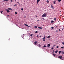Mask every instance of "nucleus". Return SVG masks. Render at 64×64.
I'll list each match as a JSON object with an SVG mask.
<instances>
[{"mask_svg":"<svg viewBox=\"0 0 64 64\" xmlns=\"http://www.w3.org/2000/svg\"><path fill=\"white\" fill-rule=\"evenodd\" d=\"M42 17H46L47 16V14H45V13H44V14L42 16Z\"/></svg>","mask_w":64,"mask_h":64,"instance_id":"nucleus-1","label":"nucleus"},{"mask_svg":"<svg viewBox=\"0 0 64 64\" xmlns=\"http://www.w3.org/2000/svg\"><path fill=\"white\" fill-rule=\"evenodd\" d=\"M6 11L8 13H9V12H10V10H8V9H6Z\"/></svg>","mask_w":64,"mask_h":64,"instance_id":"nucleus-2","label":"nucleus"},{"mask_svg":"<svg viewBox=\"0 0 64 64\" xmlns=\"http://www.w3.org/2000/svg\"><path fill=\"white\" fill-rule=\"evenodd\" d=\"M58 58H59V59H62V56H59L58 57Z\"/></svg>","mask_w":64,"mask_h":64,"instance_id":"nucleus-3","label":"nucleus"},{"mask_svg":"<svg viewBox=\"0 0 64 64\" xmlns=\"http://www.w3.org/2000/svg\"><path fill=\"white\" fill-rule=\"evenodd\" d=\"M37 43V41H35L34 43V45H36V44Z\"/></svg>","mask_w":64,"mask_h":64,"instance_id":"nucleus-4","label":"nucleus"},{"mask_svg":"<svg viewBox=\"0 0 64 64\" xmlns=\"http://www.w3.org/2000/svg\"><path fill=\"white\" fill-rule=\"evenodd\" d=\"M8 10H12V8H8Z\"/></svg>","mask_w":64,"mask_h":64,"instance_id":"nucleus-5","label":"nucleus"},{"mask_svg":"<svg viewBox=\"0 0 64 64\" xmlns=\"http://www.w3.org/2000/svg\"><path fill=\"white\" fill-rule=\"evenodd\" d=\"M47 47H49L50 46V44H48V45L47 46Z\"/></svg>","mask_w":64,"mask_h":64,"instance_id":"nucleus-6","label":"nucleus"},{"mask_svg":"<svg viewBox=\"0 0 64 64\" xmlns=\"http://www.w3.org/2000/svg\"><path fill=\"white\" fill-rule=\"evenodd\" d=\"M51 8H52V9H54V7H53V6L52 5H51Z\"/></svg>","mask_w":64,"mask_h":64,"instance_id":"nucleus-7","label":"nucleus"},{"mask_svg":"<svg viewBox=\"0 0 64 64\" xmlns=\"http://www.w3.org/2000/svg\"><path fill=\"white\" fill-rule=\"evenodd\" d=\"M24 25H25V26H27V27H29V26H28V24H24Z\"/></svg>","mask_w":64,"mask_h":64,"instance_id":"nucleus-8","label":"nucleus"},{"mask_svg":"<svg viewBox=\"0 0 64 64\" xmlns=\"http://www.w3.org/2000/svg\"><path fill=\"white\" fill-rule=\"evenodd\" d=\"M48 38H51V36H48L47 37Z\"/></svg>","mask_w":64,"mask_h":64,"instance_id":"nucleus-9","label":"nucleus"},{"mask_svg":"<svg viewBox=\"0 0 64 64\" xmlns=\"http://www.w3.org/2000/svg\"><path fill=\"white\" fill-rule=\"evenodd\" d=\"M54 21H56V18H54Z\"/></svg>","mask_w":64,"mask_h":64,"instance_id":"nucleus-10","label":"nucleus"},{"mask_svg":"<svg viewBox=\"0 0 64 64\" xmlns=\"http://www.w3.org/2000/svg\"><path fill=\"white\" fill-rule=\"evenodd\" d=\"M56 1H54V4H56Z\"/></svg>","mask_w":64,"mask_h":64,"instance_id":"nucleus-11","label":"nucleus"},{"mask_svg":"<svg viewBox=\"0 0 64 64\" xmlns=\"http://www.w3.org/2000/svg\"><path fill=\"white\" fill-rule=\"evenodd\" d=\"M51 23H53L54 22V21L53 20H51L50 21Z\"/></svg>","mask_w":64,"mask_h":64,"instance_id":"nucleus-12","label":"nucleus"},{"mask_svg":"<svg viewBox=\"0 0 64 64\" xmlns=\"http://www.w3.org/2000/svg\"><path fill=\"white\" fill-rule=\"evenodd\" d=\"M58 52L59 53V54H61V51H60Z\"/></svg>","mask_w":64,"mask_h":64,"instance_id":"nucleus-13","label":"nucleus"},{"mask_svg":"<svg viewBox=\"0 0 64 64\" xmlns=\"http://www.w3.org/2000/svg\"><path fill=\"white\" fill-rule=\"evenodd\" d=\"M4 1H8V0H4Z\"/></svg>","mask_w":64,"mask_h":64,"instance_id":"nucleus-14","label":"nucleus"},{"mask_svg":"<svg viewBox=\"0 0 64 64\" xmlns=\"http://www.w3.org/2000/svg\"><path fill=\"white\" fill-rule=\"evenodd\" d=\"M32 35H33V34H32L30 35V36H31V37H32Z\"/></svg>","mask_w":64,"mask_h":64,"instance_id":"nucleus-15","label":"nucleus"},{"mask_svg":"<svg viewBox=\"0 0 64 64\" xmlns=\"http://www.w3.org/2000/svg\"><path fill=\"white\" fill-rule=\"evenodd\" d=\"M43 47L44 48L45 47H47V46H44Z\"/></svg>","mask_w":64,"mask_h":64,"instance_id":"nucleus-16","label":"nucleus"},{"mask_svg":"<svg viewBox=\"0 0 64 64\" xmlns=\"http://www.w3.org/2000/svg\"><path fill=\"white\" fill-rule=\"evenodd\" d=\"M53 55H54V57H55V56H55L56 55V54H53Z\"/></svg>","mask_w":64,"mask_h":64,"instance_id":"nucleus-17","label":"nucleus"},{"mask_svg":"<svg viewBox=\"0 0 64 64\" xmlns=\"http://www.w3.org/2000/svg\"><path fill=\"white\" fill-rule=\"evenodd\" d=\"M38 28H39V29H42V27H38Z\"/></svg>","mask_w":64,"mask_h":64,"instance_id":"nucleus-18","label":"nucleus"},{"mask_svg":"<svg viewBox=\"0 0 64 64\" xmlns=\"http://www.w3.org/2000/svg\"><path fill=\"white\" fill-rule=\"evenodd\" d=\"M57 52H58V51H57V50H56V51L55 52V53H57Z\"/></svg>","mask_w":64,"mask_h":64,"instance_id":"nucleus-19","label":"nucleus"},{"mask_svg":"<svg viewBox=\"0 0 64 64\" xmlns=\"http://www.w3.org/2000/svg\"><path fill=\"white\" fill-rule=\"evenodd\" d=\"M58 2H60L61 1V0H58Z\"/></svg>","mask_w":64,"mask_h":64,"instance_id":"nucleus-20","label":"nucleus"},{"mask_svg":"<svg viewBox=\"0 0 64 64\" xmlns=\"http://www.w3.org/2000/svg\"><path fill=\"white\" fill-rule=\"evenodd\" d=\"M61 48L62 49H63V48H64V47H63V46H62L61 47Z\"/></svg>","mask_w":64,"mask_h":64,"instance_id":"nucleus-21","label":"nucleus"},{"mask_svg":"<svg viewBox=\"0 0 64 64\" xmlns=\"http://www.w3.org/2000/svg\"><path fill=\"white\" fill-rule=\"evenodd\" d=\"M34 28H37V26H35L34 27Z\"/></svg>","mask_w":64,"mask_h":64,"instance_id":"nucleus-22","label":"nucleus"},{"mask_svg":"<svg viewBox=\"0 0 64 64\" xmlns=\"http://www.w3.org/2000/svg\"><path fill=\"white\" fill-rule=\"evenodd\" d=\"M54 27L55 28H57V26H54Z\"/></svg>","mask_w":64,"mask_h":64,"instance_id":"nucleus-23","label":"nucleus"},{"mask_svg":"<svg viewBox=\"0 0 64 64\" xmlns=\"http://www.w3.org/2000/svg\"><path fill=\"white\" fill-rule=\"evenodd\" d=\"M36 33H38V32L37 31H36L35 32Z\"/></svg>","mask_w":64,"mask_h":64,"instance_id":"nucleus-24","label":"nucleus"},{"mask_svg":"<svg viewBox=\"0 0 64 64\" xmlns=\"http://www.w3.org/2000/svg\"><path fill=\"white\" fill-rule=\"evenodd\" d=\"M46 2L47 3H48L49 2V0H47L46 1Z\"/></svg>","mask_w":64,"mask_h":64,"instance_id":"nucleus-25","label":"nucleus"},{"mask_svg":"<svg viewBox=\"0 0 64 64\" xmlns=\"http://www.w3.org/2000/svg\"><path fill=\"white\" fill-rule=\"evenodd\" d=\"M21 10H22V11H23V8H22Z\"/></svg>","mask_w":64,"mask_h":64,"instance_id":"nucleus-26","label":"nucleus"},{"mask_svg":"<svg viewBox=\"0 0 64 64\" xmlns=\"http://www.w3.org/2000/svg\"><path fill=\"white\" fill-rule=\"evenodd\" d=\"M42 20H44V18H42Z\"/></svg>","mask_w":64,"mask_h":64,"instance_id":"nucleus-27","label":"nucleus"},{"mask_svg":"<svg viewBox=\"0 0 64 64\" xmlns=\"http://www.w3.org/2000/svg\"><path fill=\"white\" fill-rule=\"evenodd\" d=\"M38 46H39V47H41V45L40 44H39L38 45Z\"/></svg>","mask_w":64,"mask_h":64,"instance_id":"nucleus-28","label":"nucleus"},{"mask_svg":"<svg viewBox=\"0 0 64 64\" xmlns=\"http://www.w3.org/2000/svg\"><path fill=\"white\" fill-rule=\"evenodd\" d=\"M40 1V0H37V1H38V2H39V1Z\"/></svg>","mask_w":64,"mask_h":64,"instance_id":"nucleus-29","label":"nucleus"},{"mask_svg":"<svg viewBox=\"0 0 64 64\" xmlns=\"http://www.w3.org/2000/svg\"><path fill=\"white\" fill-rule=\"evenodd\" d=\"M10 1L11 2H13V0H10Z\"/></svg>","mask_w":64,"mask_h":64,"instance_id":"nucleus-30","label":"nucleus"},{"mask_svg":"<svg viewBox=\"0 0 64 64\" xmlns=\"http://www.w3.org/2000/svg\"><path fill=\"white\" fill-rule=\"evenodd\" d=\"M45 38H42V40H45Z\"/></svg>","mask_w":64,"mask_h":64,"instance_id":"nucleus-31","label":"nucleus"},{"mask_svg":"<svg viewBox=\"0 0 64 64\" xmlns=\"http://www.w3.org/2000/svg\"><path fill=\"white\" fill-rule=\"evenodd\" d=\"M17 3L18 4H20V3H19V2H17Z\"/></svg>","mask_w":64,"mask_h":64,"instance_id":"nucleus-32","label":"nucleus"},{"mask_svg":"<svg viewBox=\"0 0 64 64\" xmlns=\"http://www.w3.org/2000/svg\"><path fill=\"white\" fill-rule=\"evenodd\" d=\"M59 48V46H57V47H56V48Z\"/></svg>","mask_w":64,"mask_h":64,"instance_id":"nucleus-33","label":"nucleus"},{"mask_svg":"<svg viewBox=\"0 0 64 64\" xmlns=\"http://www.w3.org/2000/svg\"><path fill=\"white\" fill-rule=\"evenodd\" d=\"M62 44H63V45H64V42H62Z\"/></svg>","mask_w":64,"mask_h":64,"instance_id":"nucleus-34","label":"nucleus"},{"mask_svg":"<svg viewBox=\"0 0 64 64\" xmlns=\"http://www.w3.org/2000/svg\"><path fill=\"white\" fill-rule=\"evenodd\" d=\"M51 49H52V50H53V47L52 48H51Z\"/></svg>","mask_w":64,"mask_h":64,"instance_id":"nucleus-35","label":"nucleus"},{"mask_svg":"<svg viewBox=\"0 0 64 64\" xmlns=\"http://www.w3.org/2000/svg\"><path fill=\"white\" fill-rule=\"evenodd\" d=\"M62 53L63 54H64V52L62 51Z\"/></svg>","mask_w":64,"mask_h":64,"instance_id":"nucleus-36","label":"nucleus"},{"mask_svg":"<svg viewBox=\"0 0 64 64\" xmlns=\"http://www.w3.org/2000/svg\"><path fill=\"white\" fill-rule=\"evenodd\" d=\"M15 14H17V13L16 12H15Z\"/></svg>","mask_w":64,"mask_h":64,"instance_id":"nucleus-37","label":"nucleus"},{"mask_svg":"<svg viewBox=\"0 0 64 64\" xmlns=\"http://www.w3.org/2000/svg\"><path fill=\"white\" fill-rule=\"evenodd\" d=\"M43 41H45V40H42Z\"/></svg>","mask_w":64,"mask_h":64,"instance_id":"nucleus-38","label":"nucleus"},{"mask_svg":"<svg viewBox=\"0 0 64 64\" xmlns=\"http://www.w3.org/2000/svg\"><path fill=\"white\" fill-rule=\"evenodd\" d=\"M37 4H38V2H38V1H37Z\"/></svg>","mask_w":64,"mask_h":64,"instance_id":"nucleus-39","label":"nucleus"},{"mask_svg":"<svg viewBox=\"0 0 64 64\" xmlns=\"http://www.w3.org/2000/svg\"><path fill=\"white\" fill-rule=\"evenodd\" d=\"M52 29H53V28H54V27H52L51 28Z\"/></svg>","mask_w":64,"mask_h":64,"instance_id":"nucleus-40","label":"nucleus"},{"mask_svg":"<svg viewBox=\"0 0 64 64\" xmlns=\"http://www.w3.org/2000/svg\"><path fill=\"white\" fill-rule=\"evenodd\" d=\"M44 38H45V35L44 36Z\"/></svg>","mask_w":64,"mask_h":64,"instance_id":"nucleus-41","label":"nucleus"},{"mask_svg":"<svg viewBox=\"0 0 64 64\" xmlns=\"http://www.w3.org/2000/svg\"><path fill=\"white\" fill-rule=\"evenodd\" d=\"M39 37V36H37V37Z\"/></svg>","mask_w":64,"mask_h":64,"instance_id":"nucleus-42","label":"nucleus"},{"mask_svg":"<svg viewBox=\"0 0 64 64\" xmlns=\"http://www.w3.org/2000/svg\"><path fill=\"white\" fill-rule=\"evenodd\" d=\"M2 12H3V11H2L1 13H2Z\"/></svg>","mask_w":64,"mask_h":64,"instance_id":"nucleus-43","label":"nucleus"},{"mask_svg":"<svg viewBox=\"0 0 64 64\" xmlns=\"http://www.w3.org/2000/svg\"><path fill=\"white\" fill-rule=\"evenodd\" d=\"M14 6H16V5H14Z\"/></svg>","mask_w":64,"mask_h":64,"instance_id":"nucleus-44","label":"nucleus"},{"mask_svg":"<svg viewBox=\"0 0 64 64\" xmlns=\"http://www.w3.org/2000/svg\"><path fill=\"white\" fill-rule=\"evenodd\" d=\"M61 26H60V27H61Z\"/></svg>","mask_w":64,"mask_h":64,"instance_id":"nucleus-45","label":"nucleus"},{"mask_svg":"<svg viewBox=\"0 0 64 64\" xmlns=\"http://www.w3.org/2000/svg\"><path fill=\"white\" fill-rule=\"evenodd\" d=\"M10 38L9 39V40H10Z\"/></svg>","mask_w":64,"mask_h":64,"instance_id":"nucleus-46","label":"nucleus"},{"mask_svg":"<svg viewBox=\"0 0 64 64\" xmlns=\"http://www.w3.org/2000/svg\"><path fill=\"white\" fill-rule=\"evenodd\" d=\"M36 17H37V16H36Z\"/></svg>","mask_w":64,"mask_h":64,"instance_id":"nucleus-47","label":"nucleus"},{"mask_svg":"<svg viewBox=\"0 0 64 64\" xmlns=\"http://www.w3.org/2000/svg\"><path fill=\"white\" fill-rule=\"evenodd\" d=\"M25 18H26V16H25V17H24V18H25Z\"/></svg>","mask_w":64,"mask_h":64,"instance_id":"nucleus-48","label":"nucleus"},{"mask_svg":"<svg viewBox=\"0 0 64 64\" xmlns=\"http://www.w3.org/2000/svg\"><path fill=\"white\" fill-rule=\"evenodd\" d=\"M59 31H60V29H59Z\"/></svg>","mask_w":64,"mask_h":64,"instance_id":"nucleus-49","label":"nucleus"},{"mask_svg":"<svg viewBox=\"0 0 64 64\" xmlns=\"http://www.w3.org/2000/svg\"><path fill=\"white\" fill-rule=\"evenodd\" d=\"M63 29H64V28H62V30H63Z\"/></svg>","mask_w":64,"mask_h":64,"instance_id":"nucleus-50","label":"nucleus"},{"mask_svg":"<svg viewBox=\"0 0 64 64\" xmlns=\"http://www.w3.org/2000/svg\"><path fill=\"white\" fill-rule=\"evenodd\" d=\"M40 37H41V36H40Z\"/></svg>","mask_w":64,"mask_h":64,"instance_id":"nucleus-51","label":"nucleus"},{"mask_svg":"<svg viewBox=\"0 0 64 64\" xmlns=\"http://www.w3.org/2000/svg\"><path fill=\"white\" fill-rule=\"evenodd\" d=\"M15 1H16V0H15Z\"/></svg>","mask_w":64,"mask_h":64,"instance_id":"nucleus-52","label":"nucleus"},{"mask_svg":"<svg viewBox=\"0 0 64 64\" xmlns=\"http://www.w3.org/2000/svg\"><path fill=\"white\" fill-rule=\"evenodd\" d=\"M56 32H57V31H56Z\"/></svg>","mask_w":64,"mask_h":64,"instance_id":"nucleus-53","label":"nucleus"},{"mask_svg":"<svg viewBox=\"0 0 64 64\" xmlns=\"http://www.w3.org/2000/svg\"><path fill=\"white\" fill-rule=\"evenodd\" d=\"M23 39H24V38H23Z\"/></svg>","mask_w":64,"mask_h":64,"instance_id":"nucleus-54","label":"nucleus"},{"mask_svg":"<svg viewBox=\"0 0 64 64\" xmlns=\"http://www.w3.org/2000/svg\"><path fill=\"white\" fill-rule=\"evenodd\" d=\"M22 38H23V37H22Z\"/></svg>","mask_w":64,"mask_h":64,"instance_id":"nucleus-55","label":"nucleus"}]
</instances>
